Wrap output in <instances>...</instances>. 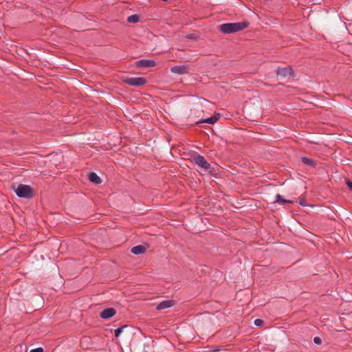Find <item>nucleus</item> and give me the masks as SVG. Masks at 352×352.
Segmentation results:
<instances>
[{"mask_svg":"<svg viewBox=\"0 0 352 352\" xmlns=\"http://www.w3.org/2000/svg\"><path fill=\"white\" fill-rule=\"evenodd\" d=\"M248 25L247 22L223 23L219 26V30L225 34H231L244 30Z\"/></svg>","mask_w":352,"mask_h":352,"instance_id":"nucleus-1","label":"nucleus"},{"mask_svg":"<svg viewBox=\"0 0 352 352\" xmlns=\"http://www.w3.org/2000/svg\"><path fill=\"white\" fill-rule=\"evenodd\" d=\"M16 195L19 197L30 198L32 196V190L30 186L19 184L14 189Z\"/></svg>","mask_w":352,"mask_h":352,"instance_id":"nucleus-2","label":"nucleus"},{"mask_svg":"<svg viewBox=\"0 0 352 352\" xmlns=\"http://www.w3.org/2000/svg\"><path fill=\"white\" fill-rule=\"evenodd\" d=\"M192 161L194 164L204 170H208L210 168V164L206 161L204 156L199 154H195L192 157Z\"/></svg>","mask_w":352,"mask_h":352,"instance_id":"nucleus-3","label":"nucleus"},{"mask_svg":"<svg viewBox=\"0 0 352 352\" xmlns=\"http://www.w3.org/2000/svg\"><path fill=\"white\" fill-rule=\"evenodd\" d=\"M124 82L131 86H142L146 83V79L142 77L126 78Z\"/></svg>","mask_w":352,"mask_h":352,"instance_id":"nucleus-4","label":"nucleus"},{"mask_svg":"<svg viewBox=\"0 0 352 352\" xmlns=\"http://www.w3.org/2000/svg\"><path fill=\"white\" fill-rule=\"evenodd\" d=\"M170 71L173 74H177L179 75L186 74L188 73V67L186 65H176L171 67Z\"/></svg>","mask_w":352,"mask_h":352,"instance_id":"nucleus-5","label":"nucleus"},{"mask_svg":"<svg viewBox=\"0 0 352 352\" xmlns=\"http://www.w3.org/2000/svg\"><path fill=\"white\" fill-rule=\"evenodd\" d=\"M138 67H151L155 65V62L150 59H141L135 63Z\"/></svg>","mask_w":352,"mask_h":352,"instance_id":"nucleus-6","label":"nucleus"},{"mask_svg":"<svg viewBox=\"0 0 352 352\" xmlns=\"http://www.w3.org/2000/svg\"><path fill=\"white\" fill-rule=\"evenodd\" d=\"M292 69L290 67L278 68L276 70L277 76L283 77V78L290 76L292 75Z\"/></svg>","mask_w":352,"mask_h":352,"instance_id":"nucleus-7","label":"nucleus"},{"mask_svg":"<svg viewBox=\"0 0 352 352\" xmlns=\"http://www.w3.org/2000/svg\"><path fill=\"white\" fill-rule=\"evenodd\" d=\"M116 313L115 309L112 307L106 308L100 313V317L104 319H109L113 317Z\"/></svg>","mask_w":352,"mask_h":352,"instance_id":"nucleus-8","label":"nucleus"},{"mask_svg":"<svg viewBox=\"0 0 352 352\" xmlns=\"http://www.w3.org/2000/svg\"><path fill=\"white\" fill-rule=\"evenodd\" d=\"M173 305V302L172 300H163L161 302H160L157 307L156 309L157 310H162L168 307H170Z\"/></svg>","mask_w":352,"mask_h":352,"instance_id":"nucleus-9","label":"nucleus"},{"mask_svg":"<svg viewBox=\"0 0 352 352\" xmlns=\"http://www.w3.org/2000/svg\"><path fill=\"white\" fill-rule=\"evenodd\" d=\"M88 177L91 182L96 184L101 183V179L100 177L94 172L89 173Z\"/></svg>","mask_w":352,"mask_h":352,"instance_id":"nucleus-10","label":"nucleus"},{"mask_svg":"<svg viewBox=\"0 0 352 352\" xmlns=\"http://www.w3.org/2000/svg\"><path fill=\"white\" fill-rule=\"evenodd\" d=\"M146 248L141 245H136L131 249V252L135 255L142 254L144 253Z\"/></svg>","mask_w":352,"mask_h":352,"instance_id":"nucleus-11","label":"nucleus"},{"mask_svg":"<svg viewBox=\"0 0 352 352\" xmlns=\"http://www.w3.org/2000/svg\"><path fill=\"white\" fill-rule=\"evenodd\" d=\"M219 114L208 118L202 121V122L213 124L218 120Z\"/></svg>","mask_w":352,"mask_h":352,"instance_id":"nucleus-12","label":"nucleus"},{"mask_svg":"<svg viewBox=\"0 0 352 352\" xmlns=\"http://www.w3.org/2000/svg\"><path fill=\"white\" fill-rule=\"evenodd\" d=\"M274 202L278 203L280 204H285L286 203H292V201L287 200L284 199L280 195L278 194L276 195Z\"/></svg>","mask_w":352,"mask_h":352,"instance_id":"nucleus-13","label":"nucleus"},{"mask_svg":"<svg viewBox=\"0 0 352 352\" xmlns=\"http://www.w3.org/2000/svg\"><path fill=\"white\" fill-rule=\"evenodd\" d=\"M139 20H140V17L137 14L131 15L127 18V21L129 23H138L139 21Z\"/></svg>","mask_w":352,"mask_h":352,"instance_id":"nucleus-14","label":"nucleus"},{"mask_svg":"<svg viewBox=\"0 0 352 352\" xmlns=\"http://www.w3.org/2000/svg\"><path fill=\"white\" fill-rule=\"evenodd\" d=\"M301 161L304 164H307V165H309V166H314V162L311 159H309L307 157H302Z\"/></svg>","mask_w":352,"mask_h":352,"instance_id":"nucleus-15","label":"nucleus"},{"mask_svg":"<svg viewBox=\"0 0 352 352\" xmlns=\"http://www.w3.org/2000/svg\"><path fill=\"white\" fill-rule=\"evenodd\" d=\"M125 327H126V326H122L121 327H119V328L115 329V331H114L115 336L116 338L119 337L120 336V334L122 333L123 329Z\"/></svg>","mask_w":352,"mask_h":352,"instance_id":"nucleus-16","label":"nucleus"},{"mask_svg":"<svg viewBox=\"0 0 352 352\" xmlns=\"http://www.w3.org/2000/svg\"><path fill=\"white\" fill-rule=\"evenodd\" d=\"M254 324L257 327H261L263 324V320L261 319H256L254 320Z\"/></svg>","mask_w":352,"mask_h":352,"instance_id":"nucleus-17","label":"nucleus"},{"mask_svg":"<svg viewBox=\"0 0 352 352\" xmlns=\"http://www.w3.org/2000/svg\"><path fill=\"white\" fill-rule=\"evenodd\" d=\"M30 352H43V349L41 347H38L30 350Z\"/></svg>","mask_w":352,"mask_h":352,"instance_id":"nucleus-18","label":"nucleus"},{"mask_svg":"<svg viewBox=\"0 0 352 352\" xmlns=\"http://www.w3.org/2000/svg\"><path fill=\"white\" fill-rule=\"evenodd\" d=\"M346 184L347 185V186L349 187V188L352 190V182H351L350 180L349 179H346Z\"/></svg>","mask_w":352,"mask_h":352,"instance_id":"nucleus-19","label":"nucleus"},{"mask_svg":"<svg viewBox=\"0 0 352 352\" xmlns=\"http://www.w3.org/2000/svg\"><path fill=\"white\" fill-rule=\"evenodd\" d=\"M314 342L316 344H320L321 343V340L318 337H315L314 339Z\"/></svg>","mask_w":352,"mask_h":352,"instance_id":"nucleus-20","label":"nucleus"}]
</instances>
